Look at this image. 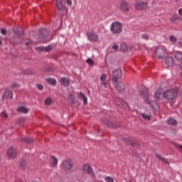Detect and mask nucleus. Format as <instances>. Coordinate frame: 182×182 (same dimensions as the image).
I'll list each match as a JSON object with an SVG mask.
<instances>
[{"mask_svg":"<svg viewBox=\"0 0 182 182\" xmlns=\"http://www.w3.org/2000/svg\"><path fill=\"white\" fill-rule=\"evenodd\" d=\"M110 31L112 35H119L123 32V26L119 21H114L111 24Z\"/></svg>","mask_w":182,"mask_h":182,"instance_id":"f257e3e1","label":"nucleus"},{"mask_svg":"<svg viewBox=\"0 0 182 182\" xmlns=\"http://www.w3.org/2000/svg\"><path fill=\"white\" fill-rule=\"evenodd\" d=\"M38 41L41 43H46L48 42V37L49 36V31L46 28H40L38 30Z\"/></svg>","mask_w":182,"mask_h":182,"instance_id":"f03ea898","label":"nucleus"},{"mask_svg":"<svg viewBox=\"0 0 182 182\" xmlns=\"http://www.w3.org/2000/svg\"><path fill=\"white\" fill-rule=\"evenodd\" d=\"M164 99L172 102L176 97H177V92L174 90H167L164 92Z\"/></svg>","mask_w":182,"mask_h":182,"instance_id":"7ed1b4c3","label":"nucleus"},{"mask_svg":"<svg viewBox=\"0 0 182 182\" xmlns=\"http://www.w3.org/2000/svg\"><path fill=\"white\" fill-rule=\"evenodd\" d=\"M122 76H123V71L122 70V69L120 68L116 69L112 72V81L113 82V83H117V82H119V80L122 79Z\"/></svg>","mask_w":182,"mask_h":182,"instance_id":"20e7f679","label":"nucleus"},{"mask_svg":"<svg viewBox=\"0 0 182 182\" xmlns=\"http://www.w3.org/2000/svg\"><path fill=\"white\" fill-rule=\"evenodd\" d=\"M61 166L66 171H70L73 168V161L70 159H66L63 161Z\"/></svg>","mask_w":182,"mask_h":182,"instance_id":"39448f33","label":"nucleus"},{"mask_svg":"<svg viewBox=\"0 0 182 182\" xmlns=\"http://www.w3.org/2000/svg\"><path fill=\"white\" fill-rule=\"evenodd\" d=\"M166 55V48L164 46L157 47L155 51V56L157 59H164Z\"/></svg>","mask_w":182,"mask_h":182,"instance_id":"423d86ee","label":"nucleus"},{"mask_svg":"<svg viewBox=\"0 0 182 182\" xmlns=\"http://www.w3.org/2000/svg\"><path fill=\"white\" fill-rule=\"evenodd\" d=\"M141 95L142 99H144L145 103H148V105H150V97L149 95V90H147V88L146 87H143L141 89Z\"/></svg>","mask_w":182,"mask_h":182,"instance_id":"0eeeda50","label":"nucleus"},{"mask_svg":"<svg viewBox=\"0 0 182 182\" xmlns=\"http://www.w3.org/2000/svg\"><path fill=\"white\" fill-rule=\"evenodd\" d=\"M102 123L106 124L109 129H119V127H120V124L119 122L109 121V119L102 120Z\"/></svg>","mask_w":182,"mask_h":182,"instance_id":"6e6552de","label":"nucleus"},{"mask_svg":"<svg viewBox=\"0 0 182 182\" xmlns=\"http://www.w3.org/2000/svg\"><path fill=\"white\" fill-rule=\"evenodd\" d=\"M87 37L90 42H99V36L93 31L87 32Z\"/></svg>","mask_w":182,"mask_h":182,"instance_id":"1a4fd4ad","label":"nucleus"},{"mask_svg":"<svg viewBox=\"0 0 182 182\" xmlns=\"http://www.w3.org/2000/svg\"><path fill=\"white\" fill-rule=\"evenodd\" d=\"M82 171L85 174H89L92 177H94L95 176V172L93 171V168H92V166H90V165L87 164H85L83 165Z\"/></svg>","mask_w":182,"mask_h":182,"instance_id":"9d476101","label":"nucleus"},{"mask_svg":"<svg viewBox=\"0 0 182 182\" xmlns=\"http://www.w3.org/2000/svg\"><path fill=\"white\" fill-rule=\"evenodd\" d=\"M149 4L147 2H140L138 1L135 4V8L138 11H144V9H147Z\"/></svg>","mask_w":182,"mask_h":182,"instance_id":"9b49d317","label":"nucleus"},{"mask_svg":"<svg viewBox=\"0 0 182 182\" xmlns=\"http://www.w3.org/2000/svg\"><path fill=\"white\" fill-rule=\"evenodd\" d=\"M114 102L115 105H117V106H119V107H121V109H124L128 106L127 102H124V100H123V99L122 98L117 97L115 98Z\"/></svg>","mask_w":182,"mask_h":182,"instance_id":"f8f14e48","label":"nucleus"},{"mask_svg":"<svg viewBox=\"0 0 182 182\" xmlns=\"http://www.w3.org/2000/svg\"><path fill=\"white\" fill-rule=\"evenodd\" d=\"M116 90L118 93H122V92H124L126 90V84L122 81L118 82V84L115 86Z\"/></svg>","mask_w":182,"mask_h":182,"instance_id":"ddd939ff","label":"nucleus"},{"mask_svg":"<svg viewBox=\"0 0 182 182\" xmlns=\"http://www.w3.org/2000/svg\"><path fill=\"white\" fill-rule=\"evenodd\" d=\"M164 97V92L161 88H159L155 92L154 99L156 100H161Z\"/></svg>","mask_w":182,"mask_h":182,"instance_id":"4468645a","label":"nucleus"},{"mask_svg":"<svg viewBox=\"0 0 182 182\" xmlns=\"http://www.w3.org/2000/svg\"><path fill=\"white\" fill-rule=\"evenodd\" d=\"M124 141H128V143H130L132 147H136V149H140V144H139L137 141L132 139V138L124 139Z\"/></svg>","mask_w":182,"mask_h":182,"instance_id":"2eb2a0df","label":"nucleus"},{"mask_svg":"<svg viewBox=\"0 0 182 182\" xmlns=\"http://www.w3.org/2000/svg\"><path fill=\"white\" fill-rule=\"evenodd\" d=\"M7 155L10 159H16V149L14 147H10L7 151Z\"/></svg>","mask_w":182,"mask_h":182,"instance_id":"dca6fc26","label":"nucleus"},{"mask_svg":"<svg viewBox=\"0 0 182 182\" xmlns=\"http://www.w3.org/2000/svg\"><path fill=\"white\" fill-rule=\"evenodd\" d=\"M13 97L14 92H12V90H6L2 95V100H5V99H13Z\"/></svg>","mask_w":182,"mask_h":182,"instance_id":"f3484780","label":"nucleus"},{"mask_svg":"<svg viewBox=\"0 0 182 182\" xmlns=\"http://www.w3.org/2000/svg\"><path fill=\"white\" fill-rule=\"evenodd\" d=\"M170 21H172V23H180V22H182V18L178 14H173Z\"/></svg>","mask_w":182,"mask_h":182,"instance_id":"a211bd4d","label":"nucleus"},{"mask_svg":"<svg viewBox=\"0 0 182 182\" xmlns=\"http://www.w3.org/2000/svg\"><path fill=\"white\" fill-rule=\"evenodd\" d=\"M165 64L168 68H173V66H174V59L173 57H166Z\"/></svg>","mask_w":182,"mask_h":182,"instance_id":"6ab92c4d","label":"nucleus"},{"mask_svg":"<svg viewBox=\"0 0 182 182\" xmlns=\"http://www.w3.org/2000/svg\"><path fill=\"white\" fill-rule=\"evenodd\" d=\"M10 42L12 43V45H21V43H22V41L19 36H13L10 39Z\"/></svg>","mask_w":182,"mask_h":182,"instance_id":"aec40b11","label":"nucleus"},{"mask_svg":"<svg viewBox=\"0 0 182 182\" xmlns=\"http://www.w3.org/2000/svg\"><path fill=\"white\" fill-rule=\"evenodd\" d=\"M120 9L121 11L129 12V11H130V6H129V3H127V1H122L120 4Z\"/></svg>","mask_w":182,"mask_h":182,"instance_id":"412c9836","label":"nucleus"},{"mask_svg":"<svg viewBox=\"0 0 182 182\" xmlns=\"http://www.w3.org/2000/svg\"><path fill=\"white\" fill-rule=\"evenodd\" d=\"M60 83L64 87H68L70 85V80L65 77L60 78Z\"/></svg>","mask_w":182,"mask_h":182,"instance_id":"4be33fe9","label":"nucleus"},{"mask_svg":"<svg viewBox=\"0 0 182 182\" xmlns=\"http://www.w3.org/2000/svg\"><path fill=\"white\" fill-rule=\"evenodd\" d=\"M13 31L16 35L19 36V38L23 35V30L21 27L13 28Z\"/></svg>","mask_w":182,"mask_h":182,"instance_id":"5701e85b","label":"nucleus"},{"mask_svg":"<svg viewBox=\"0 0 182 182\" xmlns=\"http://www.w3.org/2000/svg\"><path fill=\"white\" fill-rule=\"evenodd\" d=\"M174 58L176 59V60H178V62H181L180 68H182V53L180 51L176 52L175 53Z\"/></svg>","mask_w":182,"mask_h":182,"instance_id":"b1692460","label":"nucleus"},{"mask_svg":"<svg viewBox=\"0 0 182 182\" xmlns=\"http://www.w3.org/2000/svg\"><path fill=\"white\" fill-rule=\"evenodd\" d=\"M68 102L70 103V106H74L76 105V102H75V95L73 94H70L68 97Z\"/></svg>","mask_w":182,"mask_h":182,"instance_id":"393cba45","label":"nucleus"},{"mask_svg":"<svg viewBox=\"0 0 182 182\" xmlns=\"http://www.w3.org/2000/svg\"><path fill=\"white\" fill-rule=\"evenodd\" d=\"M21 140L23 141V143H26L27 144H31L35 141V139L33 138H29V137H23L21 139Z\"/></svg>","mask_w":182,"mask_h":182,"instance_id":"a878e982","label":"nucleus"},{"mask_svg":"<svg viewBox=\"0 0 182 182\" xmlns=\"http://www.w3.org/2000/svg\"><path fill=\"white\" fill-rule=\"evenodd\" d=\"M27 166H26V161H25V160L21 159L19 161V168H21V170H26L27 168Z\"/></svg>","mask_w":182,"mask_h":182,"instance_id":"bb28decb","label":"nucleus"},{"mask_svg":"<svg viewBox=\"0 0 182 182\" xmlns=\"http://www.w3.org/2000/svg\"><path fill=\"white\" fill-rule=\"evenodd\" d=\"M56 4H57V9H58V11H63V9H65L62 0H56Z\"/></svg>","mask_w":182,"mask_h":182,"instance_id":"cd10ccee","label":"nucleus"},{"mask_svg":"<svg viewBox=\"0 0 182 182\" xmlns=\"http://www.w3.org/2000/svg\"><path fill=\"white\" fill-rule=\"evenodd\" d=\"M155 156L156 158H158L159 160H161V161H164V163H166V164H170V163H168V159L164 158L163 156H161V155L156 154Z\"/></svg>","mask_w":182,"mask_h":182,"instance_id":"c85d7f7f","label":"nucleus"},{"mask_svg":"<svg viewBox=\"0 0 182 182\" xmlns=\"http://www.w3.org/2000/svg\"><path fill=\"white\" fill-rule=\"evenodd\" d=\"M166 124L169 126H177V121L173 119H169L166 120Z\"/></svg>","mask_w":182,"mask_h":182,"instance_id":"c756f323","label":"nucleus"},{"mask_svg":"<svg viewBox=\"0 0 182 182\" xmlns=\"http://www.w3.org/2000/svg\"><path fill=\"white\" fill-rule=\"evenodd\" d=\"M51 159H52V161H51L52 167H56L58 166V158L54 156H52Z\"/></svg>","mask_w":182,"mask_h":182,"instance_id":"7c9ffc66","label":"nucleus"},{"mask_svg":"<svg viewBox=\"0 0 182 182\" xmlns=\"http://www.w3.org/2000/svg\"><path fill=\"white\" fill-rule=\"evenodd\" d=\"M17 110L20 113H28L29 112L28 108L25 107H19Z\"/></svg>","mask_w":182,"mask_h":182,"instance_id":"2f4dec72","label":"nucleus"},{"mask_svg":"<svg viewBox=\"0 0 182 182\" xmlns=\"http://www.w3.org/2000/svg\"><path fill=\"white\" fill-rule=\"evenodd\" d=\"M120 50L122 52H127L129 50V47L125 43H122L120 46Z\"/></svg>","mask_w":182,"mask_h":182,"instance_id":"473e14b6","label":"nucleus"},{"mask_svg":"<svg viewBox=\"0 0 182 182\" xmlns=\"http://www.w3.org/2000/svg\"><path fill=\"white\" fill-rule=\"evenodd\" d=\"M46 82L49 83V85H52L53 86H56V80L53 78H47Z\"/></svg>","mask_w":182,"mask_h":182,"instance_id":"72a5a7b5","label":"nucleus"},{"mask_svg":"<svg viewBox=\"0 0 182 182\" xmlns=\"http://www.w3.org/2000/svg\"><path fill=\"white\" fill-rule=\"evenodd\" d=\"M23 75H34L35 74V71H33V70H26L24 71H23Z\"/></svg>","mask_w":182,"mask_h":182,"instance_id":"f704fd0d","label":"nucleus"},{"mask_svg":"<svg viewBox=\"0 0 182 182\" xmlns=\"http://www.w3.org/2000/svg\"><path fill=\"white\" fill-rule=\"evenodd\" d=\"M141 116L143 117V119H144V120H148V121L151 120V116L150 115H147L144 113H141Z\"/></svg>","mask_w":182,"mask_h":182,"instance_id":"c9c22d12","label":"nucleus"},{"mask_svg":"<svg viewBox=\"0 0 182 182\" xmlns=\"http://www.w3.org/2000/svg\"><path fill=\"white\" fill-rule=\"evenodd\" d=\"M45 105H47V106H50V105H52V99H50V97L47 98L45 100Z\"/></svg>","mask_w":182,"mask_h":182,"instance_id":"e433bc0d","label":"nucleus"},{"mask_svg":"<svg viewBox=\"0 0 182 182\" xmlns=\"http://www.w3.org/2000/svg\"><path fill=\"white\" fill-rule=\"evenodd\" d=\"M53 49L52 46H48L47 47H44V52H50Z\"/></svg>","mask_w":182,"mask_h":182,"instance_id":"4c0bfd02","label":"nucleus"},{"mask_svg":"<svg viewBox=\"0 0 182 182\" xmlns=\"http://www.w3.org/2000/svg\"><path fill=\"white\" fill-rule=\"evenodd\" d=\"M87 63H88V65H90V66H92V65H95V61H93L92 60V58H88L87 60H86Z\"/></svg>","mask_w":182,"mask_h":182,"instance_id":"58836bf2","label":"nucleus"},{"mask_svg":"<svg viewBox=\"0 0 182 182\" xmlns=\"http://www.w3.org/2000/svg\"><path fill=\"white\" fill-rule=\"evenodd\" d=\"M0 116L3 117V119H8V114L5 112V111H3L1 114Z\"/></svg>","mask_w":182,"mask_h":182,"instance_id":"ea45409f","label":"nucleus"},{"mask_svg":"<svg viewBox=\"0 0 182 182\" xmlns=\"http://www.w3.org/2000/svg\"><path fill=\"white\" fill-rule=\"evenodd\" d=\"M36 50L37 52H45V47H36Z\"/></svg>","mask_w":182,"mask_h":182,"instance_id":"a19ab883","label":"nucleus"},{"mask_svg":"<svg viewBox=\"0 0 182 182\" xmlns=\"http://www.w3.org/2000/svg\"><path fill=\"white\" fill-rule=\"evenodd\" d=\"M106 79H107V76L106 75V74H103L102 75H101L100 77L101 82H106Z\"/></svg>","mask_w":182,"mask_h":182,"instance_id":"79ce46f5","label":"nucleus"},{"mask_svg":"<svg viewBox=\"0 0 182 182\" xmlns=\"http://www.w3.org/2000/svg\"><path fill=\"white\" fill-rule=\"evenodd\" d=\"M1 35L6 36V35H8V31H6V29H5V28H1Z\"/></svg>","mask_w":182,"mask_h":182,"instance_id":"37998d69","label":"nucleus"},{"mask_svg":"<svg viewBox=\"0 0 182 182\" xmlns=\"http://www.w3.org/2000/svg\"><path fill=\"white\" fill-rule=\"evenodd\" d=\"M142 39H145V41H149V39H150V36H149V34H143L141 36Z\"/></svg>","mask_w":182,"mask_h":182,"instance_id":"c03bdc74","label":"nucleus"},{"mask_svg":"<svg viewBox=\"0 0 182 182\" xmlns=\"http://www.w3.org/2000/svg\"><path fill=\"white\" fill-rule=\"evenodd\" d=\"M105 180L107 182H114V181H113V178H112L110 176L105 177Z\"/></svg>","mask_w":182,"mask_h":182,"instance_id":"a18cd8bd","label":"nucleus"},{"mask_svg":"<svg viewBox=\"0 0 182 182\" xmlns=\"http://www.w3.org/2000/svg\"><path fill=\"white\" fill-rule=\"evenodd\" d=\"M19 84L16 83V82H14L11 85H10V87L11 89H14V87H19Z\"/></svg>","mask_w":182,"mask_h":182,"instance_id":"49530a36","label":"nucleus"},{"mask_svg":"<svg viewBox=\"0 0 182 182\" xmlns=\"http://www.w3.org/2000/svg\"><path fill=\"white\" fill-rule=\"evenodd\" d=\"M169 39H170L171 42H177V38H176V36H171L169 37Z\"/></svg>","mask_w":182,"mask_h":182,"instance_id":"de8ad7c7","label":"nucleus"},{"mask_svg":"<svg viewBox=\"0 0 182 182\" xmlns=\"http://www.w3.org/2000/svg\"><path fill=\"white\" fill-rule=\"evenodd\" d=\"M25 122H26L25 118H20V119H18L19 124H23V123H25Z\"/></svg>","mask_w":182,"mask_h":182,"instance_id":"09e8293b","label":"nucleus"},{"mask_svg":"<svg viewBox=\"0 0 182 182\" xmlns=\"http://www.w3.org/2000/svg\"><path fill=\"white\" fill-rule=\"evenodd\" d=\"M55 70V68L53 67H48L46 69V72H53Z\"/></svg>","mask_w":182,"mask_h":182,"instance_id":"8fccbe9b","label":"nucleus"},{"mask_svg":"<svg viewBox=\"0 0 182 182\" xmlns=\"http://www.w3.org/2000/svg\"><path fill=\"white\" fill-rule=\"evenodd\" d=\"M37 87L38 90H43V85H38Z\"/></svg>","mask_w":182,"mask_h":182,"instance_id":"3c124183","label":"nucleus"},{"mask_svg":"<svg viewBox=\"0 0 182 182\" xmlns=\"http://www.w3.org/2000/svg\"><path fill=\"white\" fill-rule=\"evenodd\" d=\"M85 97H86L85 95V94H83L82 92H80L79 93V97L80 98V99H83Z\"/></svg>","mask_w":182,"mask_h":182,"instance_id":"603ef678","label":"nucleus"},{"mask_svg":"<svg viewBox=\"0 0 182 182\" xmlns=\"http://www.w3.org/2000/svg\"><path fill=\"white\" fill-rule=\"evenodd\" d=\"M112 49H114V50H117V49H119V46L117 44H115L112 46Z\"/></svg>","mask_w":182,"mask_h":182,"instance_id":"864d4df0","label":"nucleus"},{"mask_svg":"<svg viewBox=\"0 0 182 182\" xmlns=\"http://www.w3.org/2000/svg\"><path fill=\"white\" fill-rule=\"evenodd\" d=\"M82 100H83L84 105H87V97H85Z\"/></svg>","mask_w":182,"mask_h":182,"instance_id":"5fc2aeb1","label":"nucleus"},{"mask_svg":"<svg viewBox=\"0 0 182 182\" xmlns=\"http://www.w3.org/2000/svg\"><path fill=\"white\" fill-rule=\"evenodd\" d=\"M6 39V38H0V46H2V45H3V42H2V40L3 41H5Z\"/></svg>","mask_w":182,"mask_h":182,"instance_id":"6e6d98bb","label":"nucleus"},{"mask_svg":"<svg viewBox=\"0 0 182 182\" xmlns=\"http://www.w3.org/2000/svg\"><path fill=\"white\" fill-rule=\"evenodd\" d=\"M66 3L68 5L70 6L72 5V0H66Z\"/></svg>","mask_w":182,"mask_h":182,"instance_id":"4d7b16f0","label":"nucleus"},{"mask_svg":"<svg viewBox=\"0 0 182 182\" xmlns=\"http://www.w3.org/2000/svg\"><path fill=\"white\" fill-rule=\"evenodd\" d=\"M29 45H32V41H27V42L26 43V46H29Z\"/></svg>","mask_w":182,"mask_h":182,"instance_id":"13d9d810","label":"nucleus"},{"mask_svg":"<svg viewBox=\"0 0 182 182\" xmlns=\"http://www.w3.org/2000/svg\"><path fill=\"white\" fill-rule=\"evenodd\" d=\"M102 85L105 87H107V82H106V81H102Z\"/></svg>","mask_w":182,"mask_h":182,"instance_id":"bf43d9fd","label":"nucleus"},{"mask_svg":"<svg viewBox=\"0 0 182 182\" xmlns=\"http://www.w3.org/2000/svg\"><path fill=\"white\" fill-rule=\"evenodd\" d=\"M178 14L181 16H182V9H178Z\"/></svg>","mask_w":182,"mask_h":182,"instance_id":"052dcab7","label":"nucleus"},{"mask_svg":"<svg viewBox=\"0 0 182 182\" xmlns=\"http://www.w3.org/2000/svg\"><path fill=\"white\" fill-rule=\"evenodd\" d=\"M180 48H182V41L178 42Z\"/></svg>","mask_w":182,"mask_h":182,"instance_id":"680f3d73","label":"nucleus"},{"mask_svg":"<svg viewBox=\"0 0 182 182\" xmlns=\"http://www.w3.org/2000/svg\"><path fill=\"white\" fill-rule=\"evenodd\" d=\"M16 182H23V181L21 180H18V181H16Z\"/></svg>","mask_w":182,"mask_h":182,"instance_id":"e2e57ef3","label":"nucleus"},{"mask_svg":"<svg viewBox=\"0 0 182 182\" xmlns=\"http://www.w3.org/2000/svg\"><path fill=\"white\" fill-rule=\"evenodd\" d=\"M179 147H180V149L182 150V146H181V145H180V146H179Z\"/></svg>","mask_w":182,"mask_h":182,"instance_id":"0e129e2a","label":"nucleus"}]
</instances>
